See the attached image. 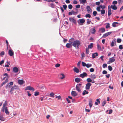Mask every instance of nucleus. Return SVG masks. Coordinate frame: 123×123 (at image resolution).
Returning <instances> with one entry per match:
<instances>
[{"mask_svg": "<svg viewBox=\"0 0 123 123\" xmlns=\"http://www.w3.org/2000/svg\"><path fill=\"white\" fill-rule=\"evenodd\" d=\"M112 13H111V11H108V17H109Z\"/></svg>", "mask_w": 123, "mask_h": 123, "instance_id": "8fccbe9b", "label": "nucleus"}, {"mask_svg": "<svg viewBox=\"0 0 123 123\" xmlns=\"http://www.w3.org/2000/svg\"><path fill=\"white\" fill-rule=\"evenodd\" d=\"M55 67L57 68L59 67L60 66V64L59 63H57L55 65Z\"/></svg>", "mask_w": 123, "mask_h": 123, "instance_id": "e2e57ef3", "label": "nucleus"}, {"mask_svg": "<svg viewBox=\"0 0 123 123\" xmlns=\"http://www.w3.org/2000/svg\"><path fill=\"white\" fill-rule=\"evenodd\" d=\"M72 44L70 43H67L66 45V47L68 48H70L72 47Z\"/></svg>", "mask_w": 123, "mask_h": 123, "instance_id": "6ab92c4d", "label": "nucleus"}, {"mask_svg": "<svg viewBox=\"0 0 123 123\" xmlns=\"http://www.w3.org/2000/svg\"><path fill=\"white\" fill-rule=\"evenodd\" d=\"M85 22V20L83 18L80 19L78 21V23L80 25H82Z\"/></svg>", "mask_w": 123, "mask_h": 123, "instance_id": "20e7f679", "label": "nucleus"}, {"mask_svg": "<svg viewBox=\"0 0 123 123\" xmlns=\"http://www.w3.org/2000/svg\"><path fill=\"white\" fill-rule=\"evenodd\" d=\"M50 6L52 8H54V5L53 3H51L50 4Z\"/></svg>", "mask_w": 123, "mask_h": 123, "instance_id": "774afa93", "label": "nucleus"}, {"mask_svg": "<svg viewBox=\"0 0 123 123\" xmlns=\"http://www.w3.org/2000/svg\"><path fill=\"white\" fill-rule=\"evenodd\" d=\"M102 66L103 68H106L107 67V65L106 63H104L103 64Z\"/></svg>", "mask_w": 123, "mask_h": 123, "instance_id": "09e8293b", "label": "nucleus"}, {"mask_svg": "<svg viewBox=\"0 0 123 123\" xmlns=\"http://www.w3.org/2000/svg\"><path fill=\"white\" fill-rule=\"evenodd\" d=\"M86 8L87 11L89 13H92V10L90 6H87Z\"/></svg>", "mask_w": 123, "mask_h": 123, "instance_id": "6e6552de", "label": "nucleus"}, {"mask_svg": "<svg viewBox=\"0 0 123 123\" xmlns=\"http://www.w3.org/2000/svg\"><path fill=\"white\" fill-rule=\"evenodd\" d=\"M86 0H80V3H82V4H85L86 1Z\"/></svg>", "mask_w": 123, "mask_h": 123, "instance_id": "72a5a7b5", "label": "nucleus"}, {"mask_svg": "<svg viewBox=\"0 0 123 123\" xmlns=\"http://www.w3.org/2000/svg\"><path fill=\"white\" fill-rule=\"evenodd\" d=\"M0 120L1 121H4L5 120L4 117L3 116L0 115Z\"/></svg>", "mask_w": 123, "mask_h": 123, "instance_id": "7c9ffc66", "label": "nucleus"}, {"mask_svg": "<svg viewBox=\"0 0 123 123\" xmlns=\"http://www.w3.org/2000/svg\"><path fill=\"white\" fill-rule=\"evenodd\" d=\"M71 12H72V14L74 15H75V14L77 13V12H74L73 11H72Z\"/></svg>", "mask_w": 123, "mask_h": 123, "instance_id": "680f3d73", "label": "nucleus"}, {"mask_svg": "<svg viewBox=\"0 0 123 123\" xmlns=\"http://www.w3.org/2000/svg\"><path fill=\"white\" fill-rule=\"evenodd\" d=\"M99 6H100V7L102 9H104L105 8V6L104 5H100Z\"/></svg>", "mask_w": 123, "mask_h": 123, "instance_id": "e433bc0d", "label": "nucleus"}, {"mask_svg": "<svg viewBox=\"0 0 123 123\" xmlns=\"http://www.w3.org/2000/svg\"><path fill=\"white\" fill-rule=\"evenodd\" d=\"M81 44V42L79 40H76L74 41L72 44V46L74 47L78 48L79 46Z\"/></svg>", "mask_w": 123, "mask_h": 123, "instance_id": "f257e3e1", "label": "nucleus"}, {"mask_svg": "<svg viewBox=\"0 0 123 123\" xmlns=\"http://www.w3.org/2000/svg\"><path fill=\"white\" fill-rule=\"evenodd\" d=\"M5 110V113L6 114L8 115L9 114V112L8 111V109L7 108V107H6L5 108L4 110Z\"/></svg>", "mask_w": 123, "mask_h": 123, "instance_id": "a211bd4d", "label": "nucleus"}, {"mask_svg": "<svg viewBox=\"0 0 123 123\" xmlns=\"http://www.w3.org/2000/svg\"><path fill=\"white\" fill-rule=\"evenodd\" d=\"M93 47V43H91L88 46V48H87L91 49Z\"/></svg>", "mask_w": 123, "mask_h": 123, "instance_id": "cd10ccee", "label": "nucleus"}, {"mask_svg": "<svg viewBox=\"0 0 123 123\" xmlns=\"http://www.w3.org/2000/svg\"><path fill=\"white\" fill-rule=\"evenodd\" d=\"M107 25L106 26V29H108V28H109L110 26V24L109 23H107Z\"/></svg>", "mask_w": 123, "mask_h": 123, "instance_id": "c03bdc74", "label": "nucleus"}, {"mask_svg": "<svg viewBox=\"0 0 123 123\" xmlns=\"http://www.w3.org/2000/svg\"><path fill=\"white\" fill-rule=\"evenodd\" d=\"M97 49H98V50H101V48L100 45H99V44H97Z\"/></svg>", "mask_w": 123, "mask_h": 123, "instance_id": "2f4dec72", "label": "nucleus"}, {"mask_svg": "<svg viewBox=\"0 0 123 123\" xmlns=\"http://www.w3.org/2000/svg\"><path fill=\"white\" fill-rule=\"evenodd\" d=\"M66 100L68 102V103H70V101L69 100V99L68 98H66Z\"/></svg>", "mask_w": 123, "mask_h": 123, "instance_id": "338daca9", "label": "nucleus"}, {"mask_svg": "<svg viewBox=\"0 0 123 123\" xmlns=\"http://www.w3.org/2000/svg\"><path fill=\"white\" fill-rule=\"evenodd\" d=\"M101 8L100 6H99L97 7L96 8L98 12H100L101 11L100 8Z\"/></svg>", "mask_w": 123, "mask_h": 123, "instance_id": "37998d69", "label": "nucleus"}, {"mask_svg": "<svg viewBox=\"0 0 123 123\" xmlns=\"http://www.w3.org/2000/svg\"><path fill=\"white\" fill-rule=\"evenodd\" d=\"M119 24L118 23L116 22H114L113 23L112 26L113 27H115L118 26L117 25Z\"/></svg>", "mask_w": 123, "mask_h": 123, "instance_id": "f3484780", "label": "nucleus"}, {"mask_svg": "<svg viewBox=\"0 0 123 123\" xmlns=\"http://www.w3.org/2000/svg\"><path fill=\"white\" fill-rule=\"evenodd\" d=\"M85 17L86 18H90L91 17V15L89 14H87L86 15Z\"/></svg>", "mask_w": 123, "mask_h": 123, "instance_id": "ea45409f", "label": "nucleus"}, {"mask_svg": "<svg viewBox=\"0 0 123 123\" xmlns=\"http://www.w3.org/2000/svg\"><path fill=\"white\" fill-rule=\"evenodd\" d=\"M105 31V28L103 27L99 28V31L101 33H103Z\"/></svg>", "mask_w": 123, "mask_h": 123, "instance_id": "2eb2a0df", "label": "nucleus"}, {"mask_svg": "<svg viewBox=\"0 0 123 123\" xmlns=\"http://www.w3.org/2000/svg\"><path fill=\"white\" fill-rule=\"evenodd\" d=\"M107 71L105 70H103L102 72V74H107Z\"/></svg>", "mask_w": 123, "mask_h": 123, "instance_id": "6e6d98bb", "label": "nucleus"}, {"mask_svg": "<svg viewBox=\"0 0 123 123\" xmlns=\"http://www.w3.org/2000/svg\"><path fill=\"white\" fill-rule=\"evenodd\" d=\"M108 69L110 71H111L112 70V67L111 66H109L108 67Z\"/></svg>", "mask_w": 123, "mask_h": 123, "instance_id": "c9c22d12", "label": "nucleus"}, {"mask_svg": "<svg viewBox=\"0 0 123 123\" xmlns=\"http://www.w3.org/2000/svg\"><path fill=\"white\" fill-rule=\"evenodd\" d=\"M7 101L6 100L5 101V102L4 104H3V107L1 109V110L4 112V110L5 108V107L6 106L7 104Z\"/></svg>", "mask_w": 123, "mask_h": 123, "instance_id": "423d86ee", "label": "nucleus"}, {"mask_svg": "<svg viewBox=\"0 0 123 123\" xmlns=\"http://www.w3.org/2000/svg\"><path fill=\"white\" fill-rule=\"evenodd\" d=\"M106 103V102L105 101H104L102 103V106H104Z\"/></svg>", "mask_w": 123, "mask_h": 123, "instance_id": "4d7b16f0", "label": "nucleus"}, {"mask_svg": "<svg viewBox=\"0 0 123 123\" xmlns=\"http://www.w3.org/2000/svg\"><path fill=\"white\" fill-rule=\"evenodd\" d=\"M71 95L74 97L76 96L77 94L76 93H71Z\"/></svg>", "mask_w": 123, "mask_h": 123, "instance_id": "49530a36", "label": "nucleus"}, {"mask_svg": "<svg viewBox=\"0 0 123 123\" xmlns=\"http://www.w3.org/2000/svg\"><path fill=\"white\" fill-rule=\"evenodd\" d=\"M119 49H123V46L122 45H120L119 46Z\"/></svg>", "mask_w": 123, "mask_h": 123, "instance_id": "052dcab7", "label": "nucleus"}, {"mask_svg": "<svg viewBox=\"0 0 123 123\" xmlns=\"http://www.w3.org/2000/svg\"><path fill=\"white\" fill-rule=\"evenodd\" d=\"M87 75V74L86 73L84 72L83 73L80 74V76L83 78H84Z\"/></svg>", "mask_w": 123, "mask_h": 123, "instance_id": "1a4fd4ad", "label": "nucleus"}, {"mask_svg": "<svg viewBox=\"0 0 123 123\" xmlns=\"http://www.w3.org/2000/svg\"><path fill=\"white\" fill-rule=\"evenodd\" d=\"M111 33V32L106 33L103 35L102 36V37L104 38H105L106 37L110 35Z\"/></svg>", "mask_w": 123, "mask_h": 123, "instance_id": "0eeeda50", "label": "nucleus"}, {"mask_svg": "<svg viewBox=\"0 0 123 123\" xmlns=\"http://www.w3.org/2000/svg\"><path fill=\"white\" fill-rule=\"evenodd\" d=\"M87 21L86 23L88 25L90 24L91 22V21L90 20L88 19H87Z\"/></svg>", "mask_w": 123, "mask_h": 123, "instance_id": "3c124183", "label": "nucleus"}, {"mask_svg": "<svg viewBox=\"0 0 123 123\" xmlns=\"http://www.w3.org/2000/svg\"><path fill=\"white\" fill-rule=\"evenodd\" d=\"M18 86L16 85L14 86L11 88V92L13 91L14 90L18 89Z\"/></svg>", "mask_w": 123, "mask_h": 123, "instance_id": "ddd939ff", "label": "nucleus"}, {"mask_svg": "<svg viewBox=\"0 0 123 123\" xmlns=\"http://www.w3.org/2000/svg\"><path fill=\"white\" fill-rule=\"evenodd\" d=\"M8 54L10 56H12L13 55V52L12 50L10 49L8 51Z\"/></svg>", "mask_w": 123, "mask_h": 123, "instance_id": "f8f14e48", "label": "nucleus"}, {"mask_svg": "<svg viewBox=\"0 0 123 123\" xmlns=\"http://www.w3.org/2000/svg\"><path fill=\"white\" fill-rule=\"evenodd\" d=\"M81 81L80 79L78 78H76L75 79V81L77 83H78Z\"/></svg>", "mask_w": 123, "mask_h": 123, "instance_id": "393cba45", "label": "nucleus"}, {"mask_svg": "<svg viewBox=\"0 0 123 123\" xmlns=\"http://www.w3.org/2000/svg\"><path fill=\"white\" fill-rule=\"evenodd\" d=\"M18 82L19 84L22 85L24 81L22 80H18Z\"/></svg>", "mask_w": 123, "mask_h": 123, "instance_id": "b1692460", "label": "nucleus"}, {"mask_svg": "<svg viewBox=\"0 0 123 123\" xmlns=\"http://www.w3.org/2000/svg\"><path fill=\"white\" fill-rule=\"evenodd\" d=\"M73 70L74 72L77 73H78L79 72V69L76 67H74L73 69Z\"/></svg>", "mask_w": 123, "mask_h": 123, "instance_id": "412c9836", "label": "nucleus"}, {"mask_svg": "<svg viewBox=\"0 0 123 123\" xmlns=\"http://www.w3.org/2000/svg\"><path fill=\"white\" fill-rule=\"evenodd\" d=\"M74 41V39L73 38H72L69 39V42L71 44H72Z\"/></svg>", "mask_w": 123, "mask_h": 123, "instance_id": "4be33fe9", "label": "nucleus"}, {"mask_svg": "<svg viewBox=\"0 0 123 123\" xmlns=\"http://www.w3.org/2000/svg\"><path fill=\"white\" fill-rule=\"evenodd\" d=\"M98 55V54L97 52L92 54V58H95L96 56Z\"/></svg>", "mask_w": 123, "mask_h": 123, "instance_id": "5701e85b", "label": "nucleus"}, {"mask_svg": "<svg viewBox=\"0 0 123 123\" xmlns=\"http://www.w3.org/2000/svg\"><path fill=\"white\" fill-rule=\"evenodd\" d=\"M72 7H73V6L71 4L69 5H68V8L70 9H71L72 8Z\"/></svg>", "mask_w": 123, "mask_h": 123, "instance_id": "de8ad7c7", "label": "nucleus"}, {"mask_svg": "<svg viewBox=\"0 0 123 123\" xmlns=\"http://www.w3.org/2000/svg\"><path fill=\"white\" fill-rule=\"evenodd\" d=\"M90 71L91 72H93L94 71V69L93 68H91L90 69Z\"/></svg>", "mask_w": 123, "mask_h": 123, "instance_id": "bf43d9fd", "label": "nucleus"}, {"mask_svg": "<svg viewBox=\"0 0 123 123\" xmlns=\"http://www.w3.org/2000/svg\"><path fill=\"white\" fill-rule=\"evenodd\" d=\"M92 99H90L89 100V105L90 107L91 108L92 106Z\"/></svg>", "mask_w": 123, "mask_h": 123, "instance_id": "dca6fc26", "label": "nucleus"}, {"mask_svg": "<svg viewBox=\"0 0 123 123\" xmlns=\"http://www.w3.org/2000/svg\"><path fill=\"white\" fill-rule=\"evenodd\" d=\"M60 75L62 76V77H61L60 78L61 79H62L65 78V75L63 74H61Z\"/></svg>", "mask_w": 123, "mask_h": 123, "instance_id": "a19ab883", "label": "nucleus"}, {"mask_svg": "<svg viewBox=\"0 0 123 123\" xmlns=\"http://www.w3.org/2000/svg\"><path fill=\"white\" fill-rule=\"evenodd\" d=\"M5 54V52L4 51H2L0 53V55L1 56H3Z\"/></svg>", "mask_w": 123, "mask_h": 123, "instance_id": "864d4df0", "label": "nucleus"}, {"mask_svg": "<svg viewBox=\"0 0 123 123\" xmlns=\"http://www.w3.org/2000/svg\"><path fill=\"white\" fill-rule=\"evenodd\" d=\"M90 77L93 79L96 78V75L94 74H91L90 75Z\"/></svg>", "mask_w": 123, "mask_h": 123, "instance_id": "bb28decb", "label": "nucleus"}, {"mask_svg": "<svg viewBox=\"0 0 123 123\" xmlns=\"http://www.w3.org/2000/svg\"><path fill=\"white\" fill-rule=\"evenodd\" d=\"M50 96L51 97H52L54 96V94L53 93H50Z\"/></svg>", "mask_w": 123, "mask_h": 123, "instance_id": "0e129e2a", "label": "nucleus"}, {"mask_svg": "<svg viewBox=\"0 0 123 123\" xmlns=\"http://www.w3.org/2000/svg\"><path fill=\"white\" fill-rule=\"evenodd\" d=\"M18 71V69L17 67H14L13 68V71L14 73H17Z\"/></svg>", "mask_w": 123, "mask_h": 123, "instance_id": "4468645a", "label": "nucleus"}, {"mask_svg": "<svg viewBox=\"0 0 123 123\" xmlns=\"http://www.w3.org/2000/svg\"><path fill=\"white\" fill-rule=\"evenodd\" d=\"M82 87V84L81 83L77 84L76 86V90L79 92H81V87Z\"/></svg>", "mask_w": 123, "mask_h": 123, "instance_id": "f03ea898", "label": "nucleus"}, {"mask_svg": "<svg viewBox=\"0 0 123 123\" xmlns=\"http://www.w3.org/2000/svg\"><path fill=\"white\" fill-rule=\"evenodd\" d=\"M117 1L116 0L113 1L112 2V4L114 5L117 4Z\"/></svg>", "mask_w": 123, "mask_h": 123, "instance_id": "4c0bfd02", "label": "nucleus"}, {"mask_svg": "<svg viewBox=\"0 0 123 123\" xmlns=\"http://www.w3.org/2000/svg\"><path fill=\"white\" fill-rule=\"evenodd\" d=\"M89 49L86 48V53L87 54H89Z\"/></svg>", "mask_w": 123, "mask_h": 123, "instance_id": "58836bf2", "label": "nucleus"}, {"mask_svg": "<svg viewBox=\"0 0 123 123\" xmlns=\"http://www.w3.org/2000/svg\"><path fill=\"white\" fill-rule=\"evenodd\" d=\"M63 6L65 10H66L67 8V6L66 5H63Z\"/></svg>", "mask_w": 123, "mask_h": 123, "instance_id": "13d9d810", "label": "nucleus"}, {"mask_svg": "<svg viewBox=\"0 0 123 123\" xmlns=\"http://www.w3.org/2000/svg\"><path fill=\"white\" fill-rule=\"evenodd\" d=\"M69 20L70 22L74 23L75 24H76V20L73 18H69Z\"/></svg>", "mask_w": 123, "mask_h": 123, "instance_id": "9d476101", "label": "nucleus"}, {"mask_svg": "<svg viewBox=\"0 0 123 123\" xmlns=\"http://www.w3.org/2000/svg\"><path fill=\"white\" fill-rule=\"evenodd\" d=\"M96 32L95 28H93L91 31V33L92 34H94Z\"/></svg>", "mask_w": 123, "mask_h": 123, "instance_id": "a878e982", "label": "nucleus"}, {"mask_svg": "<svg viewBox=\"0 0 123 123\" xmlns=\"http://www.w3.org/2000/svg\"><path fill=\"white\" fill-rule=\"evenodd\" d=\"M122 41V40L120 38H118L117 39V43H120Z\"/></svg>", "mask_w": 123, "mask_h": 123, "instance_id": "473e14b6", "label": "nucleus"}, {"mask_svg": "<svg viewBox=\"0 0 123 123\" xmlns=\"http://www.w3.org/2000/svg\"><path fill=\"white\" fill-rule=\"evenodd\" d=\"M92 66V65L91 64L88 63L86 64V67L87 68H89L91 67Z\"/></svg>", "mask_w": 123, "mask_h": 123, "instance_id": "c85d7f7f", "label": "nucleus"}, {"mask_svg": "<svg viewBox=\"0 0 123 123\" xmlns=\"http://www.w3.org/2000/svg\"><path fill=\"white\" fill-rule=\"evenodd\" d=\"M8 77L6 76V77H4L3 78V80H5L6 79V80H7L8 81Z\"/></svg>", "mask_w": 123, "mask_h": 123, "instance_id": "69168bd1", "label": "nucleus"}, {"mask_svg": "<svg viewBox=\"0 0 123 123\" xmlns=\"http://www.w3.org/2000/svg\"><path fill=\"white\" fill-rule=\"evenodd\" d=\"M101 14H104L105 13V11L104 9H102L100 11Z\"/></svg>", "mask_w": 123, "mask_h": 123, "instance_id": "c756f323", "label": "nucleus"}, {"mask_svg": "<svg viewBox=\"0 0 123 123\" xmlns=\"http://www.w3.org/2000/svg\"><path fill=\"white\" fill-rule=\"evenodd\" d=\"M116 42L115 41L114 42L113 41H112L111 42V47L113 46L115 44H116Z\"/></svg>", "mask_w": 123, "mask_h": 123, "instance_id": "f704fd0d", "label": "nucleus"}, {"mask_svg": "<svg viewBox=\"0 0 123 123\" xmlns=\"http://www.w3.org/2000/svg\"><path fill=\"white\" fill-rule=\"evenodd\" d=\"M25 90H29L30 91H34L35 89L33 87L29 86L26 87L25 88Z\"/></svg>", "mask_w": 123, "mask_h": 123, "instance_id": "7ed1b4c3", "label": "nucleus"}, {"mask_svg": "<svg viewBox=\"0 0 123 123\" xmlns=\"http://www.w3.org/2000/svg\"><path fill=\"white\" fill-rule=\"evenodd\" d=\"M115 60V57H113L111 58H109V61L107 62V64H109L110 63H112V62H114Z\"/></svg>", "mask_w": 123, "mask_h": 123, "instance_id": "39448f33", "label": "nucleus"}, {"mask_svg": "<svg viewBox=\"0 0 123 123\" xmlns=\"http://www.w3.org/2000/svg\"><path fill=\"white\" fill-rule=\"evenodd\" d=\"M97 14V12L96 11H94L93 12V14L94 16H96Z\"/></svg>", "mask_w": 123, "mask_h": 123, "instance_id": "5fc2aeb1", "label": "nucleus"}, {"mask_svg": "<svg viewBox=\"0 0 123 123\" xmlns=\"http://www.w3.org/2000/svg\"><path fill=\"white\" fill-rule=\"evenodd\" d=\"M56 98H57L58 100L61 99H62V98L60 95L56 96Z\"/></svg>", "mask_w": 123, "mask_h": 123, "instance_id": "a18cd8bd", "label": "nucleus"}, {"mask_svg": "<svg viewBox=\"0 0 123 123\" xmlns=\"http://www.w3.org/2000/svg\"><path fill=\"white\" fill-rule=\"evenodd\" d=\"M92 84L89 83H87L86 85V89H89L90 88V86Z\"/></svg>", "mask_w": 123, "mask_h": 123, "instance_id": "9b49d317", "label": "nucleus"}, {"mask_svg": "<svg viewBox=\"0 0 123 123\" xmlns=\"http://www.w3.org/2000/svg\"><path fill=\"white\" fill-rule=\"evenodd\" d=\"M86 80L88 82H92V80L89 78H87V79Z\"/></svg>", "mask_w": 123, "mask_h": 123, "instance_id": "79ce46f5", "label": "nucleus"}, {"mask_svg": "<svg viewBox=\"0 0 123 123\" xmlns=\"http://www.w3.org/2000/svg\"><path fill=\"white\" fill-rule=\"evenodd\" d=\"M82 64L83 66L84 67H85L86 66V64L84 62H82Z\"/></svg>", "mask_w": 123, "mask_h": 123, "instance_id": "603ef678", "label": "nucleus"}, {"mask_svg": "<svg viewBox=\"0 0 123 123\" xmlns=\"http://www.w3.org/2000/svg\"><path fill=\"white\" fill-rule=\"evenodd\" d=\"M111 7L112 9L114 10H116L117 9V7L115 5H111Z\"/></svg>", "mask_w": 123, "mask_h": 123, "instance_id": "aec40b11", "label": "nucleus"}]
</instances>
